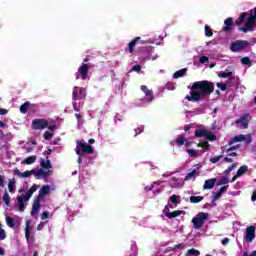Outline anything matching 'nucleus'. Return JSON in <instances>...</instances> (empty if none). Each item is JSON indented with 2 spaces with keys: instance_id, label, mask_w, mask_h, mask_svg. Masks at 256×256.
Masks as SVG:
<instances>
[{
  "instance_id": "obj_54",
  "label": "nucleus",
  "mask_w": 256,
  "mask_h": 256,
  "mask_svg": "<svg viewBox=\"0 0 256 256\" xmlns=\"http://www.w3.org/2000/svg\"><path fill=\"white\" fill-rule=\"evenodd\" d=\"M239 149V146H231L230 148L226 149V153H231V151H235Z\"/></svg>"
},
{
  "instance_id": "obj_20",
  "label": "nucleus",
  "mask_w": 256,
  "mask_h": 256,
  "mask_svg": "<svg viewBox=\"0 0 256 256\" xmlns=\"http://www.w3.org/2000/svg\"><path fill=\"white\" fill-rule=\"evenodd\" d=\"M201 169V167H197V169H194L192 170L190 173H188L186 176H185V181H189L191 179H195V176L196 175H199V170Z\"/></svg>"
},
{
  "instance_id": "obj_12",
  "label": "nucleus",
  "mask_w": 256,
  "mask_h": 256,
  "mask_svg": "<svg viewBox=\"0 0 256 256\" xmlns=\"http://www.w3.org/2000/svg\"><path fill=\"white\" fill-rule=\"evenodd\" d=\"M233 25H235V23L233 22V18L232 17L226 18L224 20V26L222 28V31H224L225 33H229V31L233 29Z\"/></svg>"
},
{
  "instance_id": "obj_10",
  "label": "nucleus",
  "mask_w": 256,
  "mask_h": 256,
  "mask_svg": "<svg viewBox=\"0 0 256 256\" xmlns=\"http://www.w3.org/2000/svg\"><path fill=\"white\" fill-rule=\"evenodd\" d=\"M255 226H248L246 228V242L247 243H253V240L255 239Z\"/></svg>"
},
{
  "instance_id": "obj_22",
  "label": "nucleus",
  "mask_w": 256,
  "mask_h": 256,
  "mask_svg": "<svg viewBox=\"0 0 256 256\" xmlns=\"http://www.w3.org/2000/svg\"><path fill=\"white\" fill-rule=\"evenodd\" d=\"M247 15V12H242L239 19L235 20V25H237V27H241V25H243V21L247 18Z\"/></svg>"
},
{
  "instance_id": "obj_11",
  "label": "nucleus",
  "mask_w": 256,
  "mask_h": 256,
  "mask_svg": "<svg viewBox=\"0 0 256 256\" xmlns=\"http://www.w3.org/2000/svg\"><path fill=\"white\" fill-rule=\"evenodd\" d=\"M250 119H251L250 114H244L238 120H236V125H239V123H241V125L244 129H248Z\"/></svg>"
},
{
  "instance_id": "obj_58",
  "label": "nucleus",
  "mask_w": 256,
  "mask_h": 256,
  "mask_svg": "<svg viewBox=\"0 0 256 256\" xmlns=\"http://www.w3.org/2000/svg\"><path fill=\"white\" fill-rule=\"evenodd\" d=\"M47 129H49V131H56L57 130V125L53 124V125H48Z\"/></svg>"
},
{
  "instance_id": "obj_25",
  "label": "nucleus",
  "mask_w": 256,
  "mask_h": 256,
  "mask_svg": "<svg viewBox=\"0 0 256 256\" xmlns=\"http://www.w3.org/2000/svg\"><path fill=\"white\" fill-rule=\"evenodd\" d=\"M175 143H176L177 147H182V145H185V135H179L175 139Z\"/></svg>"
},
{
  "instance_id": "obj_33",
  "label": "nucleus",
  "mask_w": 256,
  "mask_h": 256,
  "mask_svg": "<svg viewBox=\"0 0 256 256\" xmlns=\"http://www.w3.org/2000/svg\"><path fill=\"white\" fill-rule=\"evenodd\" d=\"M247 171H249V167H247V165H243L241 166L238 170H237V175H239L241 177V175H245V173H247Z\"/></svg>"
},
{
  "instance_id": "obj_5",
  "label": "nucleus",
  "mask_w": 256,
  "mask_h": 256,
  "mask_svg": "<svg viewBox=\"0 0 256 256\" xmlns=\"http://www.w3.org/2000/svg\"><path fill=\"white\" fill-rule=\"evenodd\" d=\"M76 155L83 157V155H93L95 153V150L93 149V146L83 142V141H77L76 145Z\"/></svg>"
},
{
  "instance_id": "obj_32",
  "label": "nucleus",
  "mask_w": 256,
  "mask_h": 256,
  "mask_svg": "<svg viewBox=\"0 0 256 256\" xmlns=\"http://www.w3.org/2000/svg\"><path fill=\"white\" fill-rule=\"evenodd\" d=\"M25 237L28 241L31 238V224L29 222H26Z\"/></svg>"
},
{
  "instance_id": "obj_52",
  "label": "nucleus",
  "mask_w": 256,
  "mask_h": 256,
  "mask_svg": "<svg viewBox=\"0 0 256 256\" xmlns=\"http://www.w3.org/2000/svg\"><path fill=\"white\" fill-rule=\"evenodd\" d=\"M43 229H45V222H41L37 226V231H43Z\"/></svg>"
},
{
  "instance_id": "obj_42",
  "label": "nucleus",
  "mask_w": 256,
  "mask_h": 256,
  "mask_svg": "<svg viewBox=\"0 0 256 256\" xmlns=\"http://www.w3.org/2000/svg\"><path fill=\"white\" fill-rule=\"evenodd\" d=\"M235 167H237V163H233L231 166H229L225 171V175H229V173H231V171H233V169H235Z\"/></svg>"
},
{
  "instance_id": "obj_37",
  "label": "nucleus",
  "mask_w": 256,
  "mask_h": 256,
  "mask_svg": "<svg viewBox=\"0 0 256 256\" xmlns=\"http://www.w3.org/2000/svg\"><path fill=\"white\" fill-rule=\"evenodd\" d=\"M228 183H229V178L223 177V178H221V179L216 183V186H217V187H221V185H228Z\"/></svg>"
},
{
  "instance_id": "obj_50",
  "label": "nucleus",
  "mask_w": 256,
  "mask_h": 256,
  "mask_svg": "<svg viewBox=\"0 0 256 256\" xmlns=\"http://www.w3.org/2000/svg\"><path fill=\"white\" fill-rule=\"evenodd\" d=\"M222 195H223V194L218 191V192L214 195V197H213V199H212V203H215V201H217L218 199H220V197H221Z\"/></svg>"
},
{
  "instance_id": "obj_1",
  "label": "nucleus",
  "mask_w": 256,
  "mask_h": 256,
  "mask_svg": "<svg viewBox=\"0 0 256 256\" xmlns=\"http://www.w3.org/2000/svg\"><path fill=\"white\" fill-rule=\"evenodd\" d=\"M214 91L215 83L207 80L197 81L192 84L190 95H187L185 99L197 103L204 97H209Z\"/></svg>"
},
{
  "instance_id": "obj_29",
  "label": "nucleus",
  "mask_w": 256,
  "mask_h": 256,
  "mask_svg": "<svg viewBox=\"0 0 256 256\" xmlns=\"http://www.w3.org/2000/svg\"><path fill=\"white\" fill-rule=\"evenodd\" d=\"M208 130L207 129H197L194 132L195 137H206Z\"/></svg>"
},
{
  "instance_id": "obj_24",
  "label": "nucleus",
  "mask_w": 256,
  "mask_h": 256,
  "mask_svg": "<svg viewBox=\"0 0 256 256\" xmlns=\"http://www.w3.org/2000/svg\"><path fill=\"white\" fill-rule=\"evenodd\" d=\"M182 213H183V211L176 210L173 212L166 213V217H168V219H175V217H179V215H181Z\"/></svg>"
},
{
  "instance_id": "obj_47",
  "label": "nucleus",
  "mask_w": 256,
  "mask_h": 256,
  "mask_svg": "<svg viewBox=\"0 0 256 256\" xmlns=\"http://www.w3.org/2000/svg\"><path fill=\"white\" fill-rule=\"evenodd\" d=\"M143 131H145V128L143 126L136 128L135 129V137H137V135H141V133H143Z\"/></svg>"
},
{
  "instance_id": "obj_55",
  "label": "nucleus",
  "mask_w": 256,
  "mask_h": 256,
  "mask_svg": "<svg viewBox=\"0 0 256 256\" xmlns=\"http://www.w3.org/2000/svg\"><path fill=\"white\" fill-rule=\"evenodd\" d=\"M132 71H136V73H139V71H141V65H134L132 67Z\"/></svg>"
},
{
  "instance_id": "obj_44",
  "label": "nucleus",
  "mask_w": 256,
  "mask_h": 256,
  "mask_svg": "<svg viewBox=\"0 0 256 256\" xmlns=\"http://www.w3.org/2000/svg\"><path fill=\"white\" fill-rule=\"evenodd\" d=\"M221 159H223V156H215V157H212L211 159H210V163H213V164H215V163H219V161H221Z\"/></svg>"
},
{
  "instance_id": "obj_40",
  "label": "nucleus",
  "mask_w": 256,
  "mask_h": 256,
  "mask_svg": "<svg viewBox=\"0 0 256 256\" xmlns=\"http://www.w3.org/2000/svg\"><path fill=\"white\" fill-rule=\"evenodd\" d=\"M6 224L8 225V227L13 228V227H15V220H13L12 217L7 216L6 217Z\"/></svg>"
},
{
  "instance_id": "obj_23",
  "label": "nucleus",
  "mask_w": 256,
  "mask_h": 256,
  "mask_svg": "<svg viewBox=\"0 0 256 256\" xmlns=\"http://www.w3.org/2000/svg\"><path fill=\"white\" fill-rule=\"evenodd\" d=\"M186 74H187V68H183V69L176 71L173 75V78L180 79V77H185Z\"/></svg>"
},
{
  "instance_id": "obj_28",
  "label": "nucleus",
  "mask_w": 256,
  "mask_h": 256,
  "mask_svg": "<svg viewBox=\"0 0 256 256\" xmlns=\"http://www.w3.org/2000/svg\"><path fill=\"white\" fill-rule=\"evenodd\" d=\"M201 252L195 248L188 249L185 256H200Z\"/></svg>"
},
{
  "instance_id": "obj_19",
  "label": "nucleus",
  "mask_w": 256,
  "mask_h": 256,
  "mask_svg": "<svg viewBox=\"0 0 256 256\" xmlns=\"http://www.w3.org/2000/svg\"><path fill=\"white\" fill-rule=\"evenodd\" d=\"M245 139H247L245 137V135H237V136H234L230 141H229V145H234V143H241V141H245Z\"/></svg>"
},
{
  "instance_id": "obj_31",
  "label": "nucleus",
  "mask_w": 256,
  "mask_h": 256,
  "mask_svg": "<svg viewBox=\"0 0 256 256\" xmlns=\"http://www.w3.org/2000/svg\"><path fill=\"white\" fill-rule=\"evenodd\" d=\"M231 75H233V72L226 69L224 72H220L218 77H220L221 79H227V78L231 77Z\"/></svg>"
},
{
  "instance_id": "obj_59",
  "label": "nucleus",
  "mask_w": 256,
  "mask_h": 256,
  "mask_svg": "<svg viewBox=\"0 0 256 256\" xmlns=\"http://www.w3.org/2000/svg\"><path fill=\"white\" fill-rule=\"evenodd\" d=\"M227 187H228V186H222L218 192L223 195V193H226V192H227Z\"/></svg>"
},
{
  "instance_id": "obj_36",
  "label": "nucleus",
  "mask_w": 256,
  "mask_h": 256,
  "mask_svg": "<svg viewBox=\"0 0 256 256\" xmlns=\"http://www.w3.org/2000/svg\"><path fill=\"white\" fill-rule=\"evenodd\" d=\"M205 138L207 139V141H217V136L215 134H212L209 130L208 132H206Z\"/></svg>"
},
{
  "instance_id": "obj_9",
  "label": "nucleus",
  "mask_w": 256,
  "mask_h": 256,
  "mask_svg": "<svg viewBox=\"0 0 256 256\" xmlns=\"http://www.w3.org/2000/svg\"><path fill=\"white\" fill-rule=\"evenodd\" d=\"M49 122L46 119H34L32 121V129L36 131H41L43 129H47Z\"/></svg>"
},
{
  "instance_id": "obj_45",
  "label": "nucleus",
  "mask_w": 256,
  "mask_h": 256,
  "mask_svg": "<svg viewBox=\"0 0 256 256\" xmlns=\"http://www.w3.org/2000/svg\"><path fill=\"white\" fill-rule=\"evenodd\" d=\"M241 63H242L243 65H251V59H250L249 57H243V58L241 59Z\"/></svg>"
},
{
  "instance_id": "obj_46",
  "label": "nucleus",
  "mask_w": 256,
  "mask_h": 256,
  "mask_svg": "<svg viewBox=\"0 0 256 256\" xmlns=\"http://www.w3.org/2000/svg\"><path fill=\"white\" fill-rule=\"evenodd\" d=\"M187 153H188L189 157H197V150L188 149Z\"/></svg>"
},
{
  "instance_id": "obj_53",
  "label": "nucleus",
  "mask_w": 256,
  "mask_h": 256,
  "mask_svg": "<svg viewBox=\"0 0 256 256\" xmlns=\"http://www.w3.org/2000/svg\"><path fill=\"white\" fill-rule=\"evenodd\" d=\"M41 219H42V220L49 219V213H48L47 211H44V212L41 214Z\"/></svg>"
},
{
  "instance_id": "obj_27",
  "label": "nucleus",
  "mask_w": 256,
  "mask_h": 256,
  "mask_svg": "<svg viewBox=\"0 0 256 256\" xmlns=\"http://www.w3.org/2000/svg\"><path fill=\"white\" fill-rule=\"evenodd\" d=\"M3 201L7 207H11V197L9 196V192H7V190L4 192Z\"/></svg>"
},
{
  "instance_id": "obj_14",
  "label": "nucleus",
  "mask_w": 256,
  "mask_h": 256,
  "mask_svg": "<svg viewBox=\"0 0 256 256\" xmlns=\"http://www.w3.org/2000/svg\"><path fill=\"white\" fill-rule=\"evenodd\" d=\"M141 91L148 97V102L151 103L155 97L153 96V92L149 90V88L146 85H142L140 87Z\"/></svg>"
},
{
  "instance_id": "obj_51",
  "label": "nucleus",
  "mask_w": 256,
  "mask_h": 256,
  "mask_svg": "<svg viewBox=\"0 0 256 256\" xmlns=\"http://www.w3.org/2000/svg\"><path fill=\"white\" fill-rule=\"evenodd\" d=\"M0 187H5V176L0 175Z\"/></svg>"
},
{
  "instance_id": "obj_61",
  "label": "nucleus",
  "mask_w": 256,
  "mask_h": 256,
  "mask_svg": "<svg viewBox=\"0 0 256 256\" xmlns=\"http://www.w3.org/2000/svg\"><path fill=\"white\" fill-rule=\"evenodd\" d=\"M7 113H9V111L5 108H0V115H7Z\"/></svg>"
},
{
  "instance_id": "obj_4",
  "label": "nucleus",
  "mask_w": 256,
  "mask_h": 256,
  "mask_svg": "<svg viewBox=\"0 0 256 256\" xmlns=\"http://www.w3.org/2000/svg\"><path fill=\"white\" fill-rule=\"evenodd\" d=\"M256 25V8L250 10V14L244 23L243 27L238 28V31H242V33H250L255 31Z\"/></svg>"
},
{
  "instance_id": "obj_41",
  "label": "nucleus",
  "mask_w": 256,
  "mask_h": 256,
  "mask_svg": "<svg viewBox=\"0 0 256 256\" xmlns=\"http://www.w3.org/2000/svg\"><path fill=\"white\" fill-rule=\"evenodd\" d=\"M198 147H202V149H205L207 151L209 147H211V145L209 144V142L203 141L198 144Z\"/></svg>"
},
{
  "instance_id": "obj_38",
  "label": "nucleus",
  "mask_w": 256,
  "mask_h": 256,
  "mask_svg": "<svg viewBox=\"0 0 256 256\" xmlns=\"http://www.w3.org/2000/svg\"><path fill=\"white\" fill-rule=\"evenodd\" d=\"M8 191L15 193V179L9 180Z\"/></svg>"
},
{
  "instance_id": "obj_13",
  "label": "nucleus",
  "mask_w": 256,
  "mask_h": 256,
  "mask_svg": "<svg viewBox=\"0 0 256 256\" xmlns=\"http://www.w3.org/2000/svg\"><path fill=\"white\" fill-rule=\"evenodd\" d=\"M39 185L34 184L27 192L26 195L22 198L23 202L24 201H29V199H31V197H33V193H35V191H37V189H39Z\"/></svg>"
},
{
  "instance_id": "obj_56",
  "label": "nucleus",
  "mask_w": 256,
  "mask_h": 256,
  "mask_svg": "<svg viewBox=\"0 0 256 256\" xmlns=\"http://www.w3.org/2000/svg\"><path fill=\"white\" fill-rule=\"evenodd\" d=\"M170 201H171V203H173L174 205L177 204V195H172V196L170 197Z\"/></svg>"
},
{
  "instance_id": "obj_34",
  "label": "nucleus",
  "mask_w": 256,
  "mask_h": 256,
  "mask_svg": "<svg viewBox=\"0 0 256 256\" xmlns=\"http://www.w3.org/2000/svg\"><path fill=\"white\" fill-rule=\"evenodd\" d=\"M205 197L203 196H191L190 197V203H201Z\"/></svg>"
},
{
  "instance_id": "obj_48",
  "label": "nucleus",
  "mask_w": 256,
  "mask_h": 256,
  "mask_svg": "<svg viewBox=\"0 0 256 256\" xmlns=\"http://www.w3.org/2000/svg\"><path fill=\"white\" fill-rule=\"evenodd\" d=\"M52 138H53V134H52L51 132L46 131V132L44 133V139H45L46 141H50V139H52Z\"/></svg>"
},
{
  "instance_id": "obj_6",
  "label": "nucleus",
  "mask_w": 256,
  "mask_h": 256,
  "mask_svg": "<svg viewBox=\"0 0 256 256\" xmlns=\"http://www.w3.org/2000/svg\"><path fill=\"white\" fill-rule=\"evenodd\" d=\"M209 219V214L205 212H200L196 217L192 219L194 229H201L205 224V221Z\"/></svg>"
},
{
  "instance_id": "obj_3",
  "label": "nucleus",
  "mask_w": 256,
  "mask_h": 256,
  "mask_svg": "<svg viewBox=\"0 0 256 256\" xmlns=\"http://www.w3.org/2000/svg\"><path fill=\"white\" fill-rule=\"evenodd\" d=\"M51 193V186L50 185H43L41 189L38 192V195L35 197L33 204H32V210L31 215H35L39 209H41V200L45 198L46 195H49Z\"/></svg>"
},
{
  "instance_id": "obj_49",
  "label": "nucleus",
  "mask_w": 256,
  "mask_h": 256,
  "mask_svg": "<svg viewBox=\"0 0 256 256\" xmlns=\"http://www.w3.org/2000/svg\"><path fill=\"white\" fill-rule=\"evenodd\" d=\"M7 235L5 234V230L0 227V241L5 240Z\"/></svg>"
},
{
  "instance_id": "obj_30",
  "label": "nucleus",
  "mask_w": 256,
  "mask_h": 256,
  "mask_svg": "<svg viewBox=\"0 0 256 256\" xmlns=\"http://www.w3.org/2000/svg\"><path fill=\"white\" fill-rule=\"evenodd\" d=\"M37 161V156H29L26 159H24L25 165H33Z\"/></svg>"
},
{
  "instance_id": "obj_26",
  "label": "nucleus",
  "mask_w": 256,
  "mask_h": 256,
  "mask_svg": "<svg viewBox=\"0 0 256 256\" xmlns=\"http://www.w3.org/2000/svg\"><path fill=\"white\" fill-rule=\"evenodd\" d=\"M18 201V209L21 213H23V211H25V202L23 201V197L19 196L17 198Z\"/></svg>"
},
{
  "instance_id": "obj_57",
  "label": "nucleus",
  "mask_w": 256,
  "mask_h": 256,
  "mask_svg": "<svg viewBox=\"0 0 256 256\" xmlns=\"http://www.w3.org/2000/svg\"><path fill=\"white\" fill-rule=\"evenodd\" d=\"M200 63H207V61H209V58L207 56H202L199 59Z\"/></svg>"
},
{
  "instance_id": "obj_21",
  "label": "nucleus",
  "mask_w": 256,
  "mask_h": 256,
  "mask_svg": "<svg viewBox=\"0 0 256 256\" xmlns=\"http://www.w3.org/2000/svg\"><path fill=\"white\" fill-rule=\"evenodd\" d=\"M50 171H44L43 169H39L38 171L34 169L35 177H43L44 179L49 177Z\"/></svg>"
},
{
  "instance_id": "obj_64",
  "label": "nucleus",
  "mask_w": 256,
  "mask_h": 256,
  "mask_svg": "<svg viewBox=\"0 0 256 256\" xmlns=\"http://www.w3.org/2000/svg\"><path fill=\"white\" fill-rule=\"evenodd\" d=\"M251 200H252V201H256V189H255L254 192L252 193Z\"/></svg>"
},
{
  "instance_id": "obj_39",
  "label": "nucleus",
  "mask_w": 256,
  "mask_h": 256,
  "mask_svg": "<svg viewBox=\"0 0 256 256\" xmlns=\"http://www.w3.org/2000/svg\"><path fill=\"white\" fill-rule=\"evenodd\" d=\"M204 31L206 37H213V30H211V27L209 25H205Z\"/></svg>"
},
{
  "instance_id": "obj_2",
  "label": "nucleus",
  "mask_w": 256,
  "mask_h": 256,
  "mask_svg": "<svg viewBox=\"0 0 256 256\" xmlns=\"http://www.w3.org/2000/svg\"><path fill=\"white\" fill-rule=\"evenodd\" d=\"M87 97V88L74 86L72 91V103L74 111H81L83 109V101Z\"/></svg>"
},
{
  "instance_id": "obj_7",
  "label": "nucleus",
  "mask_w": 256,
  "mask_h": 256,
  "mask_svg": "<svg viewBox=\"0 0 256 256\" xmlns=\"http://www.w3.org/2000/svg\"><path fill=\"white\" fill-rule=\"evenodd\" d=\"M93 67L92 64H85L83 63L79 68L78 72L75 73L76 79L81 78L82 81H85L87 79V75H89V70Z\"/></svg>"
},
{
  "instance_id": "obj_15",
  "label": "nucleus",
  "mask_w": 256,
  "mask_h": 256,
  "mask_svg": "<svg viewBox=\"0 0 256 256\" xmlns=\"http://www.w3.org/2000/svg\"><path fill=\"white\" fill-rule=\"evenodd\" d=\"M215 183H217V178H211V179L205 180L203 189L204 190L213 189V187H215Z\"/></svg>"
},
{
  "instance_id": "obj_43",
  "label": "nucleus",
  "mask_w": 256,
  "mask_h": 256,
  "mask_svg": "<svg viewBox=\"0 0 256 256\" xmlns=\"http://www.w3.org/2000/svg\"><path fill=\"white\" fill-rule=\"evenodd\" d=\"M216 87H218V89H221V91H227V84L226 83H220L218 82L216 84Z\"/></svg>"
},
{
  "instance_id": "obj_17",
  "label": "nucleus",
  "mask_w": 256,
  "mask_h": 256,
  "mask_svg": "<svg viewBox=\"0 0 256 256\" xmlns=\"http://www.w3.org/2000/svg\"><path fill=\"white\" fill-rule=\"evenodd\" d=\"M139 41H141V37H136L134 38L129 44H128V51L129 53H133V51H135V47L137 46V44L139 43Z\"/></svg>"
},
{
  "instance_id": "obj_18",
  "label": "nucleus",
  "mask_w": 256,
  "mask_h": 256,
  "mask_svg": "<svg viewBox=\"0 0 256 256\" xmlns=\"http://www.w3.org/2000/svg\"><path fill=\"white\" fill-rule=\"evenodd\" d=\"M15 173H16V175H18L19 177H23L24 179H27V177H29L30 175H34L35 169L27 170V171H25L24 173H22V172L19 171V170H16Z\"/></svg>"
},
{
  "instance_id": "obj_62",
  "label": "nucleus",
  "mask_w": 256,
  "mask_h": 256,
  "mask_svg": "<svg viewBox=\"0 0 256 256\" xmlns=\"http://www.w3.org/2000/svg\"><path fill=\"white\" fill-rule=\"evenodd\" d=\"M222 245H229V238H224L221 242Z\"/></svg>"
},
{
  "instance_id": "obj_60",
  "label": "nucleus",
  "mask_w": 256,
  "mask_h": 256,
  "mask_svg": "<svg viewBox=\"0 0 256 256\" xmlns=\"http://www.w3.org/2000/svg\"><path fill=\"white\" fill-rule=\"evenodd\" d=\"M242 256H256V250L255 251H252L249 255L248 252H244Z\"/></svg>"
},
{
  "instance_id": "obj_63",
  "label": "nucleus",
  "mask_w": 256,
  "mask_h": 256,
  "mask_svg": "<svg viewBox=\"0 0 256 256\" xmlns=\"http://www.w3.org/2000/svg\"><path fill=\"white\" fill-rule=\"evenodd\" d=\"M183 247H185V244L181 243L174 246V249H183Z\"/></svg>"
},
{
  "instance_id": "obj_8",
  "label": "nucleus",
  "mask_w": 256,
  "mask_h": 256,
  "mask_svg": "<svg viewBox=\"0 0 256 256\" xmlns=\"http://www.w3.org/2000/svg\"><path fill=\"white\" fill-rule=\"evenodd\" d=\"M249 47V42L247 40H238L231 44L232 53H237L238 51H243V49H247Z\"/></svg>"
},
{
  "instance_id": "obj_16",
  "label": "nucleus",
  "mask_w": 256,
  "mask_h": 256,
  "mask_svg": "<svg viewBox=\"0 0 256 256\" xmlns=\"http://www.w3.org/2000/svg\"><path fill=\"white\" fill-rule=\"evenodd\" d=\"M33 108H35V105L31 104V102L29 101H26L24 104L20 106V112L23 113V115H25V113H27L29 109H33Z\"/></svg>"
},
{
  "instance_id": "obj_35",
  "label": "nucleus",
  "mask_w": 256,
  "mask_h": 256,
  "mask_svg": "<svg viewBox=\"0 0 256 256\" xmlns=\"http://www.w3.org/2000/svg\"><path fill=\"white\" fill-rule=\"evenodd\" d=\"M40 165L43 169H51V160L47 159L46 161L45 160H42L40 162Z\"/></svg>"
}]
</instances>
